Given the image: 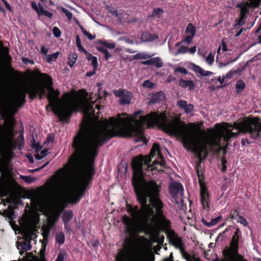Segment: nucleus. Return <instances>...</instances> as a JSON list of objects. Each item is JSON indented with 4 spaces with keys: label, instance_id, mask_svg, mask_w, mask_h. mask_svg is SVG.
<instances>
[{
    "label": "nucleus",
    "instance_id": "f257e3e1",
    "mask_svg": "<svg viewBox=\"0 0 261 261\" xmlns=\"http://www.w3.org/2000/svg\"><path fill=\"white\" fill-rule=\"evenodd\" d=\"M142 114L143 111L138 110L134 113L133 117L126 113L122 114L123 117H121L120 114H118L116 118L111 117L91 135L86 127L83 126L80 128L72 142L74 152L68 164L59 169L56 175L59 180L64 179L69 174L71 169H77L80 163L86 156L90 157L92 161L85 166L77 187L68 193L67 203L73 204L80 201L95 175L93 162L98 154V149L113 137H135L140 141H146L144 126L146 125L147 127L156 126L166 133L180 138L187 150L193 152L199 151L200 135L204 132L199 128L196 129L197 126L195 123L190 124L194 127V129L190 130L184 122L169 119L165 112L160 114L151 112L141 116L139 119L134 120L136 125L134 126L132 123L133 120Z\"/></svg>",
    "mask_w": 261,
    "mask_h": 261
},
{
    "label": "nucleus",
    "instance_id": "f03ea898",
    "mask_svg": "<svg viewBox=\"0 0 261 261\" xmlns=\"http://www.w3.org/2000/svg\"><path fill=\"white\" fill-rule=\"evenodd\" d=\"M165 164L160 145L156 143L153 144L149 155H140L134 159L132 164V185L141 207L126 202L127 212L132 218L126 215L122 217L125 233L138 235L145 232L151 217H155L162 221L166 220L163 213L164 204L160 197L161 186L153 180L147 181L144 177L147 175L146 170L160 171L155 165H160L164 168Z\"/></svg>",
    "mask_w": 261,
    "mask_h": 261
},
{
    "label": "nucleus",
    "instance_id": "7ed1b4c3",
    "mask_svg": "<svg viewBox=\"0 0 261 261\" xmlns=\"http://www.w3.org/2000/svg\"><path fill=\"white\" fill-rule=\"evenodd\" d=\"M40 75L42 77H45L47 80L46 87L48 91L47 98L49 103L46 107V109L47 110L49 107H50L54 114L58 117L60 121L68 122L73 113L79 111L80 109L79 101L69 93H66L64 95L69 97L70 100L61 105L57 106V102L59 100L60 93L58 90L54 89L53 79L46 73H41Z\"/></svg>",
    "mask_w": 261,
    "mask_h": 261
},
{
    "label": "nucleus",
    "instance_id": "20e7f679",
    "mask_svg": "<svg viewBox=\"0 0 261 261\" xmlns=\"http://www.w3.org/2000/svg\"><path fill=\"white\" fill-rule=\"evenodd\" d=\"M256 117L251 118L244 117L242 121H237L233 123L225 122V128L221 137L224 141L229 143L232 139L236 138L239 134H249L250 137L254 139L256 126Z\"/></svg>",
    "mask_w": 261,
    "mask_h": 261
},
{
    "label": "nucleus",
    "instance_id": "39448f33",
    "mask_svg": "<svg viewBox=\"0 0 261 261\" xmlns=\"http://www.w3.org/2000/svg\"><path fill=\"white\" fill-rule=\"evenodd\" d=\"M42 78V77L41 76ZM42 84H38L35 83H30L26 85L23 89L19 90L13 97L14 105V113L16 112L18 109L23 106L26 102V94H28L29 97L32 100L39 97L42 99L43 97L46 94L45 91L47 80L45 77H42Z\"/></svg>",
    "mask_w": 261,
    "mask_h": 261
},
{
    "label": "nucleus",
    "instance_id": "423d86ee",
    "mask_svg": "<svg viewBox=\"0 0 261 261\" xmlns=\"http://www.w3.org/2000/svg\"><path fill=\"white\" fill-rule=\"evenodd\" d=\"M169 191L171 196L175 199L176 203L179 205V208L182 209L184 206V199L182 197L180 198V201L177 199V196L179 194L182 196L184 194V187L182 185L177 182L171 184L169 186Z\"/></svg>",
    "mask_w": 261,
    "mask_h": 261
},
{
    "label": "nucleus",
    "instance_id": "0eeeda50",
    "mask_svg": "<svg viewBox=\"0 0 261 261\" xmlns=\"http://www.w3.org/2000/svg\"><path fill=\"white\" fill-rule=\"evenodd\" d=\"M114 94L116 97L119 98V103L121 105H129L131 103L133 94L128 90L120 89L115 90Z\"/></svg>",
    "mask_w": 261,
    "mask_h": 261
},
{
    "label": "nucleus",
    "instance_id": "6e6552de",
    "mask_svg": "<svg viewBox=\"0 0 261 261\" xmlns=\"http://www.w3.org/2000/svg\"><path fill=\"white\" fill-rule=\"evenodd\" d=\"M249 3L246 2L245 4H239L237 5V7L240 9V15L246 17L251 7H258L261 2V0H249Z\"/></svg>",
    "mask_w": 261,
    "mask_h": 261
},
{
    "label": "nucleus",
    "instance_id": "1a4fd4ad",
    "mask_svg": "<svg viewBox=\"0 0 261 261\" xmlns=\"http://www.w3.org/2000/svg\"><path fill=\"white\" fill-rule=\"evenodd\" d=\"M167 237L169 238L170 243L172 244L176 248L181 249L185 248L184 243L181 238L172 230H169L167 233Z\"/></svg>",
    "mask_w": 261,
    "mask_h": 261
},
{
    "label": "nucleus",
    "instance_id": "9d476101",
    "mask_svg": "<svg viewBox=\"0 0 261 261\" xmlns=\"http://www.w3.org/2000/svg\"><path fill=\"white\" fill-rule=\"evenodd\" d=\"M200 202L204 209L210 208V194L207 187L200 189Z\"/></svg>",
    "mask_w": 261,
    "mask_h": 261
},
{
    "label": "nucleus",
    "instance_id": "9b49d317",
    "mask_svg": "<svg viewBox=\"0 0 261 261\" xmlns=\"http://www.w3.org/2000/svg\"><path fill=\"white\" fill-rule=\"evenodd\" d=\"M207 145H208L212 148V150H214V148L218 147V151H219L222 149V146H221V139L220 138L217 139L216 138H212L209 140H208L206 143L203 142L201 143L200 146L203 149H207Z\"/></svg>",
    "mask_w": 261,
    "mask_h": 261
},
{
    "label": "nucleus",
    "instance_id": "f8f14e48",
    "mask_svg": "<svg viewBox=\"0 0 261 261\" xmlns=\"http://www.w3.org/2000/svg\"><path fill=\"white\" fill-rule=\"evenodd\" d=\"M141 64L144 65H153L158 68H161L163 66V62L159 57H154L151 59L149 58V60L142 61Z\"/></svg>",
    "mask_w": 261,
    "mask_h": 261
},
{
    "label": "nucleus",
    "instance_id": "ddd939ff",
    "mask_svg": "<svg viewBox=\"0 0 261 261\" xmlns=\"http://www.w3.org/2000/svg\"><path fill=\"white\" fill-rule=\"evenodd\" d=\"M239 237H236L232 236L230 242L229 243V246L226 247L224 250L229 252L230 251L239 249Z\"/></svg>",
    "mask_w": 261,
    "mask_h": 261
},
{
    "label": "nucleus",
    "instance_id": "4468645a",
    "mask_svg": "<svg viewBox=\"0 0 261 261\" xmlns=\"http://www.w3.org/2000/svg\"><path fill=\"white\" fill-rule=\"evenodd\" d=\"M159 36L155 34H151L148 32H143L141 37L142 42H152L158 39Z\"/></svg>",
    "mask_w": 261,
    "mask_h": 261
},
{
    "label": "nucleus",
    "instance_id": "2eb2a0df",
    "mask_svg": "<svg viewBox=\"0 0 261 261\" xmlns=\"http://www.w3.org/2000/svg\"><path fill=\"white\" fill-rule=\"evenodd\" d=\"M165 98V95L162 91H159L153 93L151 96L150 103H156Z\"/></svg>",
    "mask_w": 261,
    "mask_h": 261
},
{
    "label": "nucleus",
    "instance_id": "dca6fc26",
    "mask_svg": "<svg viewBox=\"0 0 261 261\" xmlns=\"http://www.w3.org/2000/svg\"><path fill=\"white\" fill-rule=\"evenodd\" d=\"M31 247L32 245L30 240L19 242L18 243L17 248L19 250H21V251L19 252L20 254L21 255L23 253V251H26L29 250L31 249Z\"/></svg>",
    "mask_w": 261,
    "mask_h": 261
},
{
    "label": "nucleus",
    "instance_id": "f3484780",
    "mask_svg": "<svg viewBox=\"0 0 261 261\" xmlns=\"http://www.w3.org/2000/svg\"><path fill=\"white\" fill-rule=\"evenodd\" d=\"M178 84L181 87L183 88H186L188 87L189 88V90L190 91L194 90L195 87L194 82L191 80L187 81L181 79L178 81Z\"/></svg>",
    "mask_w": 261,
    "mask_h": 261
},
{
    "label": "nucleus",
    "instance_id": "a211bd4d",
    "mask_svg": "<svg viewBox=\"0 0 261 261\" xmlns=\"http://www.w3.org/2000/svg\"><path fill=\"white\" fill-rule=\"evenodd\" d=\"M230 260L229 261H244L243 256L239 254V249H237L229 252Z\"/></svg>",
    "mask_w": 261,
    "mask_h": 261
},
{
    "label": "nucleus",
    "instance_id": "6ab92c4d",
    "mask_svg": "<svg viewBox=\"0 0 261 261\" xmlns=\"http://www.w3.org/2000/svg\"><path fill=\"white\" fill-rule=\"evenodd\" d=\"M222 219V216L220 215L214 219H212L210 222H207L204 218H202L201 222L204 226L207 227H211L218 223Z\"/></svg>",
    "mask_w": 261,
    "mask_h": 261
},
{
    "label": "nucleus",
    "instance_id": "aec40b11",
    "mask_svg": "<svg viewBox=\"0 0 261 261\" xmlns=\"http://www.w3.org/2000/svg\"><path fill=\"white\" fill-rule=\"evenodd\" d=\"M194 70L195 72L198 73L203 76H210L214 74L213 72L211 71L204 70L201 67L198 65H195L194 66Z\"/></svg>",
    "mask_w": 261,
    "mask_h": 261
},
{
    "label": "nucleus",
    "instance_id": "412c9836",
    "mask_svg": "<svg viewBox=\"0 0 261 261\" xmlns=\"http://www.w3.org/2000/svg\"><path fill=\"white\" fill-rule=\"evenodd\" d=\"M73 218V212L72 210L65 211L62 216V220L64 223H68Z\"/></svg>",
    "mask_w": 261,
    "mask_h": 261
},
{
    "label": "nucleus",
    "instance_id": "4be33fe9",
    "mask_svg": "<svg viewBox=\"0 0 261 261\" xmlns=\"http://www.w3.org/2000/svg\"><path fill=\"white\" fill-rule=\"evenodd\" d=\"M256 134L257 136H255L254 139L261 138V122H260V118L258 117H256L255 135L256 136Z\"/></svg>",
    "mask_w": 261,
    "mask_h": 261
},
{
    "label": "nucleus",
    "instance_id": "5701e85b",
    "mask_svg": "<svg viewBox=\"0 0 261 261\" xmlns=\"http://www.w3.org/2000/svg\"><path fill=\"white\" fill-rule=\"evenodd\" d=\"M87 59L88 61H91V64L93 67V69L97 70L98 67V62L97 57L93 56L91 53L88 54Z\"/></svg>",
    "mask_w": 261,
    "mask_h": 261
},
{
    "label": "nucleus",
    "instance_id": "b1692460",
    "mask_svg": "<svg viewBox=\"0 0 261 261\" xmlns=\"http://www.w3.org/2000/svg\"><path fill=\"white\" fill-rule=\"evenodd\" d=\"M39 12H38V15L39 16L44 15L49 18H51L53 17V13L45 10L40 4H39Z\"/></svg>",
    "mask_w": 261,
    "mask_h": 261
},
{
    "label": "nucleus",
    "instance_id": "393cba45",
    "mask_svg": "<svg viewBox=\"0 0 261 261\" xmlns=\"http://www.w3.org/2000/svg\"><path fill=\"white\" fill-rule=\"evenodd\" d=\"M152 56L148 55L144 52H139V53L133 56V59L134 60H142V59H148L150 58Z\"/></svg>",
    "mask_w": 261,
    "mask_h": 261
},
{
    "label": "nucleus",
    "instance_id": "a878e982",
    "mask_svg": "<svg viewBox=\"0 0 261 261\" xmlns=\"http://www.w3.org/2000/svg\"><path fill=\"white\" fill-rule=\"evenodd\" d=\"M196 173L198 178L200 189L206 187L204 182L205 176L201 172V171H198Z\"/></svg>",
    "mask_w": 261,
    "mask_h": 261
},
{
    "label": "nucleus",
    "instance_id": "bb28decb",
    "mask_svg": "<svg viewBox=\"0 0 261 261\" xmlns=\"http://www.w3.org/2000/svg\"><path fill=\"white\" fill-rule=\"evenodd\" d=\"M236 91L238 94L241 93L245 88V84L244 82L241 80L237 82L236 85Z\"/></svg>",
    "mask_w": 261,
    "mask_h": 261
},
{
    "label": "nucleus",
    "instance_id": "cd10ccee",
    "mask_svg": "<svg viewBox=\"0 0 261 261\" xmlns=\"http://www.w3.org/2000/svg\"><path fill=\"white\" fill-rule=\"evenodd\" d=\"M164 13V10L160 8H154L153 12L151 15L148 16V17H155L156 16L158 18H160L161 15Z\"/></svg>",
    "mask_w": 261,
    "mask_h": 261
},
{
    "label": "nucleus",
    "instance_id": "c85d7f7f",
    "mask_svg": "<svg viewBox=\"0 0 261 261\" xmlns=\"http://www.w3.org/2000/svg\"><path fill=\"white\" fill-rule=\"evenodd\" d=\"M59 54V52L57 51L51 55H46L45 57L46 62L51 63L53 61H56L58 59Z\"/></svg>",
    "mask_w": 261,
    "mask_h": 261
},
{
    "label": "nucleus",
    "instance_id": "c756f323",
    "mask_svg": "<svg viewBox=\"0 0 261 261\" xmlns=\"http://www.w3.org/2000/svg\"><path fill=\"white\" fill-rule=\"evenodd\" d=\"M97 49L105 55V59L106 61L109 60L112 57V55L110 54L109 51L103 47H97Z\"/></svg>",
    "mask_w": 261,
    "mask_h": 261
},
{
    "label": "nucleus",
    "instance_id": "7c9ffc66",
    "mask_svg": "<svg viewBox=\"0 0 261 261\" xmlns=\"http://www.w3.org/2000/svg\"><path fill=\"white\" fill-rule=\"evenodd\" d=\"M55 240L57 243L59 245H62L65 242V236L63 232L58 233L55 238Z\"/></svg>",
    "mask_w": 261,
    "mask_h": 261
},
{
    "label": "nucleus",
    "instance_id": "2f4dec72",
    "mask_svg": "<svg viewBox=\"0 0 261 261\" xmlns=\"http://www.w3.org/2000/svg\"><path fill=\"white\" fill-rule=\"evenodd\" d=\"M197 157L198 158V161H197L196 162L195 166L196 172L198 171H201V162L203 160L200 152H199V153L197 154Z\"/></svg>",
    "mask_w": 261,
    "mask_h": 261
},
{
    "label": "nucleus",
    "instance_id": "473e14b6",
    "mask_svg": "<svg viewBox=\"0 0 261 261\" xmlns=\"http://www.w3.org/2000/svg\"><path fill=\"white\" fill-rule=\"evenodd\" d=\"M240 213V209L238 208H234L233 210H232L229 214V218L231 220H237V219L240 216L239 215Z\"/></svg>",
    "mask_w": 261,
    "mask_h": 261
},
{
    "label": "nucleus",
    "instance_id": "72a5a7b5",
    "mask_svg": "<svg viewBox=\"0 0 261 261\" xmlns=\"http://www.w3.org/2000/svg\"><path fill=\"white\" fill-rule=\"evenodd\" d=\"M186 33L187 34L190 33L191 35L195 36L196 34V28L192 23H190L188 24L186 30Z\"/></svg>",
    "mask_w": 261,
    "mask_h": 261
},
{
    "label": "nucleus",
    "instance_id": "f704fd0d",
    "mask_svg": "<svg viewBox=\"0 0 261 261\" xmlns=\"http://www.w3.org/2000/svg\"><path fill=\"white\" fill-rule=\"evenodd\" d=\"M77 55L75 54H70L69 55V61H68V65L72 67L74 63L76 62V59H77Z\"/></svg>",
    "mask_w": 261,
    "mask_h": 261
},
{
    "label": "nucleus",
    "instance_id": "c9c22d12",
    "mask_svg": "<svg viewBox=\"0 0 261 261\" xmlns=\"http://www.w3.org/2000/svg\"><path fill=\"white\" fill-rule=\"evenodd\" d=\"M215 52H210L207 57L205 59L206 62L210 66L213 64L214 62V57Z\"/></svg>",
    "mask_w": 261,
    "mask_h": 261
},
{
    "label": "nucleus",
    "instance_id": "e433bc0d",
    "mask_svg": "<svg viewBox=\"0 0 261 261\" xmlns=\"http://www.w3.org/2000/svg\"><path fill=\"white\" fill-rule=\"evenodd\" d=\"M79 27L81 29L83 33L86 36L89 40H93L95 38V36H93L91 33L87 31L83 27V25L79 24Z\"/></svg>",
    "mask_w": 261,
    "mask_h": 261
},
{
    "label": "nucleus",
    "instance_id": "4c0bfd02",
    "mask_svg": "<svg viewBox=\"0 0 261 261\" xmlns=\"http://www.w3.org/2000/svg\"><path fill=\"white\" fill-rule=\"evenodd\" d=\"M180 253L181 254L182 256L187 261H191L192 259H193V257H192L191 255L185 250V248L181 249L180 250Z\"/></svg>",
    "mask_w": 261,
    "mask_h": 261
},
{
    "label": "nucleus",
    "instance_id": "58836bf2",
    "mask_svg": "<svg viewBox=\"0 0 261 261\" xmlns=\"http://www.w3.org/2000/svg\"><path fill=\"white\" fill-rule=\"evenodd\" d=\"M99 43L110 49H114L116 47V44L113 42L109 43L106 41L100 40Z\"/></svg>",
    "mask_w": 261,
    "mask_h": 261
},
{
    "label": "nucleus",
    "instance_id": "ea45409f",
    "mask_svg": "<svg viewBox=\"0 0 261 261\" xmlns=\"http://www.w3.org/2000/svg\"><path fill=\"white\" fill-rule=\"evenodd\" d=\"M193 37H194V36H192L191 35H188V36H186V37L184 39H183L180 42L177 43L176 44V46H178L180 44H181L183 43H186L187 44H189L192 42Z\"/></svg>",
    "mask_w": 261,
    "mask_h": 261
},
{
    "label": "nucleus",
    "instance_id": "a19ab883",
    "mask_svg": "<svg viewBox=\"0 0 261 261\" xmlns=\"http://www.w3.org/2000/svg\"><path fill=\"white\" fill-rule=\"evenodd\" d=\"M245 17H246L245 16H242V15H240L239 18L237 20V22L235 24L234 26L235 27H237V26L241 27V26L243 25L245 23Z\"/></svg>",
    "mask_w": 261,
    "mask_h": 261
},
{
    "label": "nucleus",
    "instance_id": "79ce46f5",
    "mask_svg": "<svg viewBox=\"0 0 261 261\" xmlns=\"http://www.w3.org/2000/svg\"><path fill=\"white\" fill-rule=\"evenodd\" d=\"M238 223H240L243 225L244 226H247L248 225V223L246 219L244 218V217L242 216H240L236 220Z\"/></svg>",
    "mask_w": 261,
    "mask_h": 261
},
{
    "label": "nucleus",
    "instance_id": "37998d69",
    "mask_svg": "<svg viewBox=\"0 0 261 261\" xmlns=\"http://www.w3.org/2000/svg\"><path fill=\"white\" fill-rule=\"evenodd\" d=\"M143 86L149 89H153L154 87V84L152 83L150 80H146L143 83Z\"/></svg>",
    "mask_w": 261,
    "mask_h": 261
},
{
    "label": "nucleus",
    "instance_id": "c03bdc74",
    "mask_svg": "<svg viewBox=\"0 0 261 261\" xmlns=\"http://www.w3.org/2000/svg\"><path fill=\"white\" fill-rule=\"evenodd\" d=\"M20 178L24 180L27 183L31 184L35 181V179L31 176L21 175Z\"/></svg>",
    "mask_w": 261,
    "mask_h": 261
},
{
    "label": "nucleus",
    "instance_id": "a18cd8bd",
    "mask_svg": "<svg viewBox=\"0 0 261 261\" xmlns=\"http://www.w3.org/2000/svg\"><path fill=\"white\" fill-rule=\"evenodd\" d=\"M62 11L65 14V15L67 16L68 20L71 21L72 17V14L71 12H70L69 10L67 9L62 8H61Z\"/></svg>",
    "mask_w": 261,
    "mask_h": 261
},
{
    "label": "nucleus",
    "instance_id": "49530a36",
    "mask_svg": "<svg viewBox=\"0 0 261 261\" xmlns=\"http://www.w3.org/2000/svg\"><path fill=\"white\" fill-rule=\"evenodd\" d=\"M221 164L222 165L221 171H222V172H225L227 170V166L226 165V164H227V160L224 156H222L221 159Z\"/></svg>",
    "mask_w": 261,
    "mask_h": 261
},
{
    "label": "nucleus",
    "instance_id": "de8ad7c7",
    "mask_svg": "<svg viewBox=\"0 0 261 261\" xmlns=\"http://www.w3.org/2000/svg\"><path fill=\"white\" fill-rule=\"evenodd\" d=\"M174 72H180L184 75H187L188 73V71L186 68L184 67H178L174 70Z\"/></svg>",
    "mask_w": 261,
    "mask_h": 261
},
{
    "label": "nucleus",
    "instance_id": "09e8293b",
    "mask_svg": "<svg viewBox=\"0 0 261 261\" xmlns=\"http://www.w3.org/2000/svg\"><path fill=\"white\" fill-rule=\"evenodd\" d=\"M116 261H126L125 254L124 252H119L116 257Z\"/></svg>",
    "mask_w": 261,
    "mask_h": 261
},
{
    "label": "nucleus",
    "instance_id": "8fccbe9b",
    "mask_svg": "<svg viewBox=\"0 0 261 261\" xmlns=\"http://www.w3.org/2000/svg\"><path fill=\"white\" fill-rule=\"evenodd\" d=\"M189 48L185 46H181L177 51V54H186L188 51Z\"/></svg>",
    "mask_w": 261,
    "mask_h": 261
},
{
    "label": "nucleus",
    "instance_id": "3c124183",
    "mask_svg": "<svg viewBox=\"0 0 261 261\" xmlns=\"http://www.w3.org/2000/svg\"><path fill=\"white\" fill-rule=\"evenodd\" d=\"M222 255L224 257V258L222 259L221 261H229L230 260V256L229 255V252L227 251L223 250L222 251Z\"/></svg>",
    "mask_w": 261,
    "mask_h": 261
},
{
    "label": "nucleus",
    "instance_id": "603ef678",
    "mask_svg": "<svg viewBox=\"0 0 261 261\" xmlns=\"http://www.w3.org/2000/svg\"><path fill=\"white\" fill-rule=\"evenodd\" d=\"M53 32L54 35L56 37L59 38L61 36V31L58 27H54L53 29Z\"/></svg>",
    "mask_w": 261,
    "mask_h": 261
},
{
    "label": "nucleus",
    "instance_id": "864d4df0",
    "mask_svg": "<svg viewBox=\"0 0 261 261\" xmlns=\"http://www.w3.org/2000/svg\"><path fill=\"white\" fill-rule=\"evenodd\" d=\"M187 104V102L185 100H179L177 102V106L183 110L185 108Z\"/></svg>",
    "mask_w": 261,
    "mask_h": 261
},
{
    "label": "nucleus",
    "instance_id": "5fc2aeb1",
    "mask_svg": "<svg viewBox=\"0 0 261 261\" xmlns=\"http://www.w3.org/2000/svg\"><path fill=\"white\" fill-rule=\"evenodd\" d=\"M193 109H194V106L192 104H190V103L188 104L187 103L186 105L185 108L184 109V111L186 113L189 114V113H191L193 110Z\"/></svg>",
    "mask_w": 261,
    "mask_h": 261
},
{
    "label": "nucleus",
    "instance_id": "6e6d98bb",
    "mask_svg": "<svg viewBox=\"0 0 261 261\" xmlns=\"http://www.w3.org/2000/svg\"><path fill=\"white\" fill-rule=\"evenodd\" d=\"M133 244V240L131 238H128L125 239L124 240V244L127 247H130Z\"/></svg>",
    "mask_w": 261,
    "mask_h": 261
},
{
    "label": "nucleus",
    "instance_id": "4d7b16f0",
    "mask_svg": "<svg viewBox=\"0 0 261 261\" xmlns=\"http://www.w3.org/2000/svg\"><path fill=\"white\" fill-rule=\"evenodd\" d=\"M32 148L35 149L36 152H39L41 149L42 147L38 143H36L34 142L32 144Z\"/></svg>",
    "mask_w": 261,
    "mask_h": 261
},
{
    "label": "nucleus",
    "instance_id": "13d9d810",
    "mask_svg": "<svg viewBox=\"0 0 261 261\" xmlns=\"http://www.w3.org/2000/svg\"><path fill=\"white\" fill-rule=\"evenodd\" d=\"M84 106H85V108H86V109L88 111H91L93 108L92 104H91L90 102V101H89L88 100L85 102Z\"/></svg>",
    "mask_w": 261,
    "mask_h": 261
},
{
    "label": "nucleus",
    "instance_id": "bf43d9fd",
    "mask_svg": "<svg viewBox=\"0 0 261 261\" xmlns=\"http://www.w3.org/2000/svg\"><path fill=\"white\" fill-rule=\"evenodd\" d=\"M48 162H47L46 164H45L44 165H43V166H42L41 167H40L39 168H37L35 169L30 170V172L31 173H35L36 172H38V171H40V170L43 169L48 164Z\"/></svg>",
    "mask_w": 261,
    "mask_h": 261
},
{
    "label": "nucleus",
    "instance_id": "052dcab7",
    "mask_svg": "<svg viewBox=\"0 0 261 261\" xmlns=\"http://www.w3.org/2000/svg\"><path fill=\"white\" fill-rule=\"evenodd\" d=\"M236 73V70H230L228 73H227L226 75L224 76V77H225V79H226L227 78H230Z\"/></svg>",
    "mask_w": 261,
    "mask_h": 261
},
{
    "label": "nucleus",
    "instance_id": "680f3d73",
    "mask_svg": "<svg viewBox=\"0 0 261 261\" xmlns=\"http://www.w3.org/2000/svg\"><path fill=\"white\" fill-rule=\"evenodd\" d=\"M119 40H124L126 43L130 44H133L134 43V41L131 40L129 38L124 37L120 38Z\"/></svg>",
    "mask_w": 261,
    "mask_h": 261
},
{
    "label": "nucleus",
    "instance_id": "e2e57ef3",
    "mask_svg": "<svg viewBox=\"0 0 261 261\" xmlns=\"http://www.w3.org/2000/svg\"><path fill=\"white\" fill-rule=\"evenodd\" d=\"M77 48H78V50L81 51V52H82L83 53H84L85 54V55L88 56V54H89L90 53H88L83 46L82 45H80V46H77Z\"/></svg>",
    "mask_w": 261,
    "mask_h": 261
},
{
    "label": "nucleus",
    "instance_id": "0e129e2a",
    "mask_svg": "<svg viewBox=\"0 0 261 261\" xmlns=\"http://www.w3.org/2000/svg\"><path fill=\"white\" fill-rule=\"evenodd\" d=\"M6 166V161L0 158V169H4Z\"/></svg>",
    "mask_w": 261,
    "mask_h": 261
},
{
    "label": "nucleus",
    "instance_id": "69168bd1",
    "mask_svg": "<svg viewBox=\"0 0 261 261\" xmlns=\"http://www.w3.org/2000/svg\"><path fill=\"white\" fill-rule=\"evenodd\" d=\"M31 7L34 10H35L37 12V13H38V12H39V7H38L37 5L36 2H32L31 3Z\"/></svg>",
    "mask_w": 261,
    "mask_h": 261
},
{
    "label": "nucleus",
    "instance_id": "338daca9",
    "mask_svg": "<svg viewBox=\"0 0 261 261\" xmlns=\"http://www.w3.org/2000/svg\"><path fill=\"white\" fill-rule=\"evenodd\" d=\"M22 61L24 64H27L28 63H30L32 64H34V61L33 60H31L27 58L23 57L22 59Z\"/></svg>",
    "mask_w": 261,
    "mask_h": 261
},
{
    "label": "nucleus",
    "instance_id": "774afa93",
    "mask_svg": "<svg viewBox=\"0 0 261 261\" xmlns=\"http://www.w3.org/2000/svg\"><path fill=\"white\" fill-rule=\"evenodd\" d=\"M64 255L63 253H60L58 254L56 261H64Z\"/></svg>",
    "mask_w": 261,
    "mask_h": 261
}]
</instances>
